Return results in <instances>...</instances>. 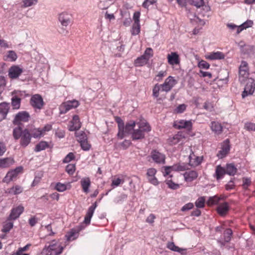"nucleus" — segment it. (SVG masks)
I'll return each instance as SVG.
<instances>
[{
  "label": "nucleus",
  "instance_id": "1",
  "mask_svg": "<svg viewBox=\"0 0 255 255\" xmlns=\"http://www.w3.org/2000/svg\"><path fill=\"white\" fill-rule=\"evenodd\" d=\"M12 134L15 139H20V145L23 147H26L31 142V136L27 128L22 130V128L18 126L13 129Z\"/></svg>",
  "mask_w": 255,
  "mask_h": 255
},
{
  "label": "nucleus",
  "instance_id": "2",
  "mask_svg": "<svg viewBox=\"0 0 255 255\" xmlns=\"http://www.w3.org/2000/svg\"><path fill=\"white\" fill-rule=\"evenodd\" d=\"M64 248L57 241H52L48 247L44 248L41 255H59L63 251Z\"/></svg>",
  "mask_w": 255,
  "mask_h": 255
},
{
  "label": "nucleus",
  "instance_id": "3",
  "mask_svg": "<svg viewBox=\"0 0 255 255\" xmlns=\"http://www.w3.org/2000/svg\"><path fill=\"white\" fill-rule=\"evenodd\" d=\"M138 128L133 130L132 133V138L133 140L141 139L144 137V131H149L151 130L150 127L146 123H137Z\"/></svg>",
  "mask_w": 255,
  "mask_h": 255
},
{
  "label": "nucleus",
  "instance_id": "4",
  "mask_svg": "<svg viewBox=\"0 0 255 255\" xmlns=\"http://www.w3.org/2000/svg\"><path fill=\"white\" fill-rule=\"evenodd\" d=\"M187 166L185 163H176L172 166H164L163 167V174L164 176L170 175L172 177L170 173L172 171H183L187 169Z\"/></svg>",
  "mask_w": 255,
  "mask_h": 255
},
{
  "label": "nucleus",
  "instance_id": "5",
  "mask_svg": "<svg viewBox=\"0 0 255 255\" xmlns=\"http://www.w3.org/2000/svg\"><path fill=\"white\" fill-rule=\"evenodd\" d=\"M29 103L35 111L41 110L45 105L42 96L38 94H34L31 97Z\"/></svg>",
  "mask_w": 255,
  "mask_h": 255
},
{
  "label": "nucleus",
  "instance_id": "6",
  "mask_svg": "<svg viewBox=\"0 0 255 255\" xmlns=\"http://www.w3.org/2000/svg\"><path fill=\"white\" fill-rule=\"evenodd\" d=\"M52 129V125H46L43 128H34L30 129L29 131L31 137L34 138H40L46 134L47 132Z\"/></svg>",
  "mask_w": 255,
  "mask_h": 255
},
{
  "label": "nucleus",
  "instance_id": "7",
  "mask_svg": "<svg viewBox=\"0 0 255 255\" xmlns=\"http://www.w3.org/2000/svg\"><path fill=\"white\" fill-rule=\"evenodd\" d=\"M79 102L75 100L63 103L59 107L60 114H64L72 109L78 107Z\"/></svg>",
  "mask_w": 255,
  "mask_h": 255
},
{
  "label": "nucleus",
  "instance_id": "8",
  "mask_svg": "<svg viewBox=\"0 0 255 255\" xmlns=\"http://www.w3.org/2000/svg\"><path fill=\"white\" fill-rule=\"evenodd\" d=\"M22 167L21 166L17 167L16 168L10 170L6 173L5 177L2 179V182L8 183L10 181L16 179L19 174L22 173Z\"/></svg>",
  "mask_w": 255,
  "mask_h": 255
},
{
  "label": "nucleus",
  "instance_id": "9",
  "mask_svg": "<svg viewBox=\"0 0 255 255\" xmlns=\"http://www.w3.org/2000/svg\"><path fill=\"white\" fill-rule=\"evenodd\" d=\"M177 84V81L176 79L174 77L169 76L165 79L164 83L161 84V85L163 88V90H164L165 93H168Z\"/></svg>",
  "mask_w": 255,
  "mask_h": 255
},
{
  "label": "nucleus",
  "instance_id": "10",
  "mask_svg": "<svg viewBox=\"0 0 255 255\" xmlns=\"http://www.w3.org/2000/svg\"><path fill=\"white\" fill-rule=\"evenodd\" d=\"M189 2L197 8H202L205 12L210 11V7L208 5V0H188Z\"/></svg>",
  "mask_w": 255,
  "mask_h": 255
},
{
  "label": "nucleus",
  "instance_id": "11",
  "mask_svg": "<svg viewBox=\"0 0 255 255\" xmlns=\"http://www.w3.org/2000/svg\"><path fill=\"white\" fill-rule=\"evenodd\" d=\"M173 126L176 129L185 128L190 131L192 129V123L191 121L179 120L174 122Z\"/></svg>",
  "mask_w": 255,
  "mask_h": 255
},
{
  "label": "nucleus",
  "instance_id": "12",
  "mask_svg": "<svg viewBox=\"0 0 255 255\" xmlns=\"http://www.w3.org/2000/svg\"><path fill=\"white\" fill-rule=\"evenodd\" d=\"M186 139L185 133L182 131H179L177 134L169 137L168 140V143L171 145L176 144L180 142H183Z\"/></svg>",
  "mask_w": 255,
  "mask_h": 255
},
{
  "label": "nucleus",
  "instance_id": "13",
  "mask_svg": "<svg viewBox=\"0 0 255 255\" xmlns=\"http://www.w3.org/2000/svg\"><path fill=\"white\" fill-rule=\"evenodd\" d=\"M150 157L156 163L164 164L165 162V155L156 150H153L151 152Z\"/></svg>",
  "mask_w": 255,
  "mask_h": 255
},
{
  "label": "nucleus",
  "instance_id": "14",
  "mask_svg": "<svg viewBox=\"0 0 255 255\" xmlns=\"http://www.w3.org/2000/svg\"><path fill=\"white\" fill-rule=\"evenodd\" d=\"M255 83L253 79H249L247 83L242 96L243 98L249 95H252L255 91Z\"/></svg>",
  "mask_w": 255,
  "mask_h": 255
},
{
  "label": "nucleus",
  "instance_id": "15",
  "mask_svg": "<svg viewBox=\"0 0 255 255\" xmlns=\"http://www.w3.org/2000/svg\"><path fill=\"white\" fill-rule=\"evenodd\" d=\"M24 207L22 205H19L15 208H13L7 218V221L15 220L19 218L20 215L24 211Z\"/></svg>",
  "mask_w": 255,
  "mask_h": 255
},
{
  "label": "nucleus",
  "instance_id": "16",
  "mask_svg": "<svg viewBox=\"0 0 255 255\" xmlns=\"http://www.w3.org/2000/svg\"><path fill=\"white\" fill-rule=\"evenodd\" d=\"M249 75L248 64L247 62L243 61L239 67V78L244 81Z\"/></svg>",
  "mask_w": 255,
  "mask_h": 255
},
{
  "label": "nucleus",
  "instance_id": "17",
  "mask_svg": "<svg viewBox=\"0 0 255 255\" xmlns=\"http://www.w3.org/2000/svg\"><path fill=\"white\" fill-rule=\"evenodd\" d=\"M29 117V114L25 111L19 112L15 116L13 123L15 125H19L21 122H28Z\"/></svg>",
  "mask_w": 255,
  "mask_h": 255
},
{
  "label": "nucleus",
  "instance_id": "18",
  "mask_svg": "<svg viewBox=\"0 0 255 255\" xmlns=\"http://www.w3.org/2000/svg\"><path fill=\"white\" fill-rule=\"evenodd\" d=\"M22 72V69L18 65H13L9 68L8 75L10 79H14L18 78Z\"/></svg>",
  "mask_w": 255,
  "mask_h": 255
},
{
  "label": "nucleus",
  "instance_id": "19",
  "mask_svg": "<svg viewBox=\"0 0 255 255\" xmlns=\"http://www.w3.org/2000/svg\"><path fill=\"white\" fill-rule=\"evenodd\" d=\"M162 92H165V91L163 90L161 84H156L152 88V95L158 101L164 98L162 95Z\"/></svg>",
  "mask_w": 255,
  "mask_h": 255
},
{
  "label": "nucleus",
  "instance_id": "20",
  "mask_svg": "<svg viewBox=\"0 0 255 255\" xmlns=\"http://www.w3.org/2000/svg\"><path fill=\"white\" fill-rule=\"evenodd\" d=\"M81 123L78 115H74L70 122L69 130L70 131H77L81 127Z\"/></svg>",
  "mask_w": 255,
  "mask_h": 255
},
{
  "label": "nucleus",
  "instance_id": "21",
  "mask_svg": "<svg viewBox=\"0 0 255 255\" xmlns=\"http://www.w3.org/2000/svg\"><path fill=\"white\" fill-rule=\"evenodd\" d=\"M230 149V141L229 139H226L222 144L221 150L219 151L217 155L219 158L224 157L229 152Z\"/></svg>",
  "mask_w": 255,
  "mask_h": 255
},
{
  "label": "nucleus",
  "instance_id": "22",
  "mask_svg": "<svg viewBox=\"0 0 255 255\" xmlns=\"http://www.w3.org/2000/svg\"><path fill=\"white\" fill-rule=\"evenodd\" d=\"M203 156L196 155L193 152L189 156V164L192 167H196L200 165L203 161Z\"/></svg>",
  "mask_w": 255,
  "mask_h": 255
},
{
  "label": "nucleus",
  "instance_id": "23",
  "mask_svg": "<svg viewBox=\"0 0 255 255\" xmlns=\"http://www.w3.org/2000/svg\"><path fill=\"white\" fill-rule=\"evenodd\" d=\"M20 92L14 91L12 92L11 106L14 109H19L20 107L21 99L19 98Z\"/></svg>",
  "mask_w": 255,
  "mask_h": 255
},
{
  "label": "nucleus",
  "instance_id": "24",
  "mask_svg": "<svg viewBox=\"0 0 255 255\" xmlns=\"http://www.w3.org/2000/svg\"><path fill=\"white\" fill-rule=\"evenodd\" d=\"M168 63L171 65H178L180 62L179 55L177 52H172L167 56Z\"/></svg>",
  "mask_w": 255,
  "mask_h": 255
},
{
  "label": "nucleus",
  "instance_id": "25",
  "mask_svg": "<svg viewBox=\"0 0 255 255\" xmlns=\"http://www.w3.org/2000/svg\"><path fill=\"white\" fill-rule=\"evenodd\" d=\"M59 20L63 26H67L71 22V16L67 12H62L59 15Z\"/></svg>",
  "mask_w": 255,
  "mask_h": 255
},
{
  "label": "nucleus",
  "instance_id": "26",
  "mask_svg": "<svg viewBox=\"0 0 255 255\" xmlns=\"http://www.w3.org/2000/svg\"><path fill=\"white\" fill-rule=\"evenodd\" d=\"M156 172L157 171L155 168H151L147 170L146 173L149 182L154 185H157L158 184V181L157 178L155 177V175L156 173Z\"/></svg>",
  "mask_w": 255,
  "mask_h": 255
},
{
  "label": "nucleus",
  "instance_id": "27",
  "mask_svg": "<svg viewBox=\"0 0 255 255\" xmlns=\"http://www.w3.org/2000/svg\"><path fill=\"white\" fill-rule=\"evenodd\" d=\"M97 207V202H95L91 205L88 209L87 212L86 214L84 219V222L86 224H89L90 223L91 219L93 215L95 210Z\"/></svg>",
  "mask_w": 255,
  "mask_h": 255
},
{
  "label": "nucleus",
  "instance_id": "28",
  "mask_svg": "<svg viewBox=\"0 0 255 255\" xmlns=\"http://www.w3.org/2000/svg\"><path fill=\"white\" fill-rule=\"evenodd\" d=\"M230 207L227 202H224L219 204L217 208V213L221 216L226 215L229 211Z\"/></svg>",
  "mask_w": 255,
  "mask_h": 255
},
{
  "label": "nucleus",
  "instance_id": "29",
  "mask_svg": "<svg viewBox=\"0 0 255 255\" xmlns=\"http://www.w3.org/2000/svg\"><path fill=\"white\" fill-rule=\"evenodd\" d=\"M91 182L89 177H85L81 179L80 181V185L82 189V191L88 193L89 191V188L91 186Z\"/></svg>",
  "mask_w": 255,
  "mask_h": 255
},
{
  "label": "nucleus",
  "instance_id": "30",
  "mask_svg": "<svg viewBox=\"0 0 255 255\" xmlns=\"http://www.w3.org/2000/svg\"><path fill=\"white\" fill-rule=\"evenodd\" d=\"M225 58L224 54L220 51L216 52H211L205 55L206 59L213 60H220Z\"/></svg>",
  "mask_w": 255,
  "mask_h": 255
},
{
  "label": "nucleus",
  "instance_id": "31",
  "mask_svg": "<svg viewBox=\"0 0 255 255\" xmlns=\"http://www.w3.org/2000/svg\"><path fill=\"white\" fill-rule=\"evenodd\" d=\"M167 248L172 251L179 253L182 255H185L187 254L186 249L180 248L176 246L173 242H168L167 244Z\"/></svg>",
  "mask_w": 255,
  "mask_h": 255
},
{
  "label": "nucleus",
  "instance_id": "32",
  "mask_svg": "<svg viewBox=\"0 0 255 255\" xmlns=\"http://www.w3.org/2000/svg\"><path fill=\"white\" fill-rule=\"evenodd\" d=\"M9 105L5 103L0 104V122L4 119L9 110Z\"/></svg>",
  "mask_w": 255,
  "mask_h": 255
},
{
  "label": "nucleus",
  "instance_id": "33",
  "mask_svg": "<svg viewBox=\"0 0 255 255\" xmlns=\"http://www.w3.org/2000/svg\"><path fill=\"white\" fill-rule=\"evenodd\" d=\"M17 58V55L15 51L9 50L3 56V59L4 61L14 62Z\"/></svg>",
  "mask_w": 255,
  "mask_h": 255
},
{
  "label": "nucleus",
  "instance_id": "34",
  "mask_svg": "<svg viewBox=\"0 0 255 255\" xmlns=\"http://www.w3.org/2000/svg\"><path fill=\"white\" fill-rule=\"evenodd\" d=\"M198 173L196 171L191 170L188 172H186L184 174L185 180L186 182H191L196 179L198 177Z\"/></svg>",
  "mask_w": 255,
  "mask_h": 255
},
{
  "label": "nucleus",
  "instance_id": "35",
  "mask_svg": "<svg viewBox=\"0 0 255 255\" xmlns=\"http://www.w3.org/2000/svg\"><path fill=\"white\" fill-rule=\"evenodd\" d=\"M23 191V188L19 185H14L12 187L7 189L6 193L11 195H17Z\"/></svg>",
  "mask_w": 255,
  "mask_h": 255
},
{
  "label": "nucleus",
  "instance_id": "36",
  "mask_svg": "<svg viewBox=\"0 0 255 255\" xmlns=\"http://www.w3.org/2000/svg\"><path fill=\"white\" fill-rule=\"evenodd\" d=\"M14 162V160L11 157L0 158V167L7 168L12 165Z\"/></svg>",
  "mask_w": 255,
  "mask_h": 255
},
{
  "label": "nucleus",
  "instance_id": "37",
  "mask_svg": "<svg viewBox=\"0 0 255 255\" xmlns=\"http://www.w3.org/2000/svg\"><path fill=\"white\" fill-rule=\"evenodd\" d=\"M211 128L215 133L219 134L222 132L223 127L219 122H212L211 124Z\"/></svg>",
  "mask_w": 255,
  "mask_h": 255
},
{
  "label": "nucleus",
  "instance_id": "38",
  "mask_svg": "<svg viewBox=\"0 0 255 255\" xmlns=\"http://www.w3.org/2000/svg\"><path fill=\"white\" fill-rule=\"evenodd\" d=\"M226 173V170L221 165H218L216 168L215 177L217 180L222 178Z\"/></svg>",
  "mask_w": 255,
  "mask_h": 255
},
{
  "label": "nucleus",
  "instance_id": "39",
  "mask_svg": "<svg viewBox=\"0 0 255 255\" xmlns=\"http://www.w3.org/2000/svg\"><path fill=\"white\" fill-rule=\"evenodd\" d=\"M128 132V125H126L125 127H123L122 125L119 126V132L118 133V138L120 139H123L126 135V133Z\"/></svg>",
  "mask_w": 255,
  "mask_h": 255
},
{
  "label": "nucleus",
  "instance_id": "40",
  "mask_svg": "<svg viewBox=\"0 0 255 255\" xmlns=\"http://www.w3.org/2000/svg\"><path fill=\"white\" fill-rule=\"evenodd\" d=\"M226 172L230 175H234L237 172V169L234 164H228L226 166Z\"/></svg>",
  "mask_w": 255,
  "mask_h": 255
},
{
  "label": "nucleus",
  "instance_id": "41",
  "mask_svg": "<svg viewBox=\"0 0 255 255\" xmlns=\"http://www.w3.org/2000/svg\"><path fill=\"white\" fill-rule=\"evenodd\" d=\"M48 147L49 144L47 142L45 141H41L36 145L34 150L36 152H39L45 149Z\"/></svg>",
  "mask_w": 255,
  "mask_h": 255
},
{
  "label": "nucleus",
  "instance_id": "42",
  "mask_svg": "<svg viewBox=\"0 0 255 255\" xmlns=\"http://www.w3.org/2000/svg\"><path fill=\"white\" fill-rule=\"evenodd\" d=\"M148 61V60L142 55L140 57H138L134 61V65L135 66H142L145 65Z\"/></svg>",
  "mask_w": 255,
  "mask_h": 255
},
{
  "label": "nucleus",
  "instance_id": "43",
  "mask_svg": "<svg viewBox=\"0 0 255 255\" xmlns=\"http://www.w3.org/2000/svg\"><path fill=\"white\" fill-rule=\"evenodd\" d=\"M78 233L76 232L74 230H71L70 232L67 233L65 236L67 238V240L68 241H73L78 237Z\"/></svg>",
  "mask_w": 255,
  "mask_h": 255
},
{
  "label": "nucleus",
  "instance_id": "44",
  "mask_svg": "<svg viewBox=\"0 0 255 255\" xmlns=\"http://www.w3.org/2000/svg\"><path fill=\"white\" fill-rule=\"evenodd\" d=\"M232 234L233 232L231 229H226L223 234L224 241L227 243L229 242L231 239Z\"/></svg>",
  "mask_w": 255,
  "mask_h": 255
},
{
  "label": "nucleus",
  "instance_id": "45",
  "mask_svg": "<svg viewBox=\"0 0 255 255\" xmlns=\"http://www.w3.org/2000/svg\"><path fill=\"white\" fill-rule=\"evenodd\" d=\"M13 223L11 222H6L3 225L1 231L3 233H7L13 228Z\"/></svg>",
  "mask_w": 255,
  "mask_h": 255
},
{
  "label": "nucleus",
  "instance_id": "46",
  "mask_svg": "<svg viewBox=\"0 0 255 255\" xmlns=\"http://www.w3.org/2000/svg\"><path fill=\"white\" fill-rule=\"evenodd\" d=\"M220 200V198L217 196L211 197L208 199L207 204L209 206H212L213 205H216L219 203Z\"/></svg>",
  "mask_w": 255,
  "mask_h": 255
},
{
  "label": "nucleus",
  "instance_id": "47",
  "mask_svg": "<svg viewBox=\"0 0 255 255\" xmlns=\"http://www.w3.org/2000/svg\"><path fill=\"white\" fill-rule=\"evenodd\" d=\"M205 198L204 197H200L195 202V206L197 208H202L205 206Z\"/></svg>",
  "mask_w": 255,
  "mask_h": 255
},
{
  "label": "nucleus",
  "instance_id": "48",
  "mask_svg": "<svg viewBox=\"0 0 255 255\" xmlns=\"http://www.w3.org/2000/svg\"><path fill=\"white\" fill-rule=\"evenodd\" d=\"M140 26L139 24L133 23L131 29V34L133 35H137L140 32Z\"/></svg>",
  "mask_w": 255,
  "mask_h": 255
},
{
  "label": "nucleus",
  "instance_id": "49",
  "mask_svg": "<svg viewBox=\"0 0 255 255\" xmlns=\"http://www.w3.org/2000/svg\"><path fill=\"white\" fill-rule=\"evenodd\" d=\"M80 143L81 148L84 150H89L91 147V145L88 143L87 139H84L79 141Z\"/></svg>",
  "mask_w": 255,
  "mask_h": 255
},
{
  "label": "nucleus",
  "instance_id": "50",
  "mask_svg": "<svg viewBox=\"0 0 255 255\" xmlns=\"http://www.w3.org/2000/svg\"><path fill=\"white\" fill-rule=\"evenodd\" d=\"M76 170L75 165L74 164H69L66 166V171L70 175H72Z\"/></svg>",
  "mask_w": 255,
  "mask_h": 255
},
{
  "label": "nucleus",
  "instance_id": "51",
  "mask_svg": "<svg viewBox=\"0 0 255 255\" xmlns=\"http://www.w3.org/2000/svg\"><path fill=\"white\" fill-rule=\"evenodd\" d=\"M55 188L59 192H63L68 189L66 184L60 182H58L56 184Z\"/></svg>",
  "mask_w": 255,
  "mask_h": 255
},
{
  "label": "nucleus",
  "instance_id": "52",
  "mask_svg": "<svg viewBox=\"0 0 255 255\" xmlns=\"http://www.w3.org/2000/svg\"><path fill=\"white\" fill-rule=\"evenodd\" d=\"M167 75L166 71H159L155 77V79L158 82L162 80L163 77L166 76Z\"/></svg>",
  "mask_w": 255,
  "mask_h": 255
},
{
  "label": "nucleus",
  "instance_id": "53",
  "mask_svg": "<svg viewBox=\"0 0 255 255\" xmlns=\"http://www.w3.org/2000/svg\"><path fill=\"white\" fill-rule=\"evenodd\" d=\"M38 0H22L23 6L24 7H29L36 4Z\"/></svg>",
  "mask_w": 255,
  "mask_h": 255
},
{
  "label": "nucleus",
  "instance_id": "54",
  "mask_svg": "<svg viewBox=\"0 0 255 255\" xmlns=\"http://www.w3.org/2000/svg\"><path fill=\"white\" fill-rule=\"evenodd\" d=\"M153 55L152 49L151 48H147L142 56L146 58L147 60H149V59L153 56Z\"/></svg>",
  "mask_w": 255,
  "mask_h": 255
},
{
  "label": "nucleus",
  "instance_id": "55",
  "mask_svg": "<svg viewBox=\"0 0 255 255\" xmlns=\"http://www.w3.org/2000/svg\"><path fill=\"white\" fill-rule=\"evenodd\" d=\"M75 136L77 138V140L78 141L86 139L87 138V136L84 131H76L75 133Z\"/></svg>",
  "mask_w": 255,
  "mask_h": 255
},
{
  "label": "nucleus",
  "instance_id": "56",
  "mask_svg": "<svg viewBox=\"0 0 255 255\" xmlns=\"http://www.w3.org/2000/svg\"><path fill=\"white\" fill-rule=\"evenodd\" d=\"M210 64L205 60H201L198 64V66L200 69H208L210 67Z\"/></svg>",
  "mask_w": 255,
  "mask_h": 255
},
{
  "label": "nucleus",
  "instance_id": "57",
  "mask_svg": "<svg viewBox=\"0 0 255 255\" xmlns=\"http://www.w3.org/2000/svg\"><path fill=\"white\" fill-rule=\"evenodd\" d=\"M166 183L168 186L171 189H177L179 188V185L174 183L171 179H167Z\"/></svg>",
  "mask_w": 255,
  "mask_h": 255
},
{
  "label": "nucleus",
  "instance_id": "58",
  "mask_svg": "<svg viewBox=\"0 0 255 255\" xmlns=\"http://www.w3.org/2000/svg\"><path fill=\"white\" fill-rule=\"evenodd\" d=\"M74 158L75 155L74 153L72 152H70L64 158L63 162L64 163H68L70 162L71 160H73Z\"/></svg>",
  "mask_w": 255,
  "mask_h": 255
},
{
  "label": "nucleus",
  "instance_id": "59",
  "mask_svg": "<svg viewBox=\"0 0 255 255\" xmlns=\"http://www.w3.org/2000/svg\"><path fill=\"white\" fill-rule=\"evenodd\" d=\"M245 128L249 131H255V124L247 122L245 125Z\"/></svg>",
  "mask_w": 255,
  "mask_h": 255
},
{
  "label": "nucleus",
  "instance_id": "60",
  "mask_svg": "<svg viewBox=\"0 0 255 255\" xmlns=\"http://www.w3.org/2000/svg\"><path fill=\"white\" fill-rule=\"evenodd\" d=\"M187 106L185 104H181L179 105L174 110V112L176 113H182L184 112L186 109Z\"/></svg>",
  "mask_w": 255,
  "mask_h": 255
},
{
  "label": "nucleus",
  "instance_id": "61",
  "mask_svg": "<svg viewBox=\"0 0 255 255\" xmlns=\"http://www.w3.org/2000/svg\"><path fill=\"white\" fill-rule=\"evenodd\" d=\"M203 107L204 109L207 111H212V110H213L214 106L212 103L210 102L209 101H206V102H205Z\"/></svg>",
  "mask_w": 255,
  "mask_h": 255
},
{
  "label": "nucleus",
  "instance_id": "62",
  "mask_svg": "<svg viewBox=\"0 0 255 255\" xmlns=\"http://www.w3.org/2000/svg\"><path fill=\"white\" fill-rule=\"evenodd\" d=\"M38 219L35 216L31 217L28 220L29 224L31 227L34 226L38 223Z\"/></svg>",
  "mask_w": 255,
  "mask_h": 255
},
{
  "label": "nucleus",
  "instance_id": "63",
  "mask_svg": "<svg viewBox=\"0 0 255 255\" xmlns=\"http://www.w3.org/2000/svg\"><path fill=\"white\" fill-rule=\"evenodd\" d=\"M243 187L245 189H247L248 187L251 184V180L250 178H244L243 179Z\"/></svg>",
  "mask_w": 255,
  "mask_h": 255
},
{
  "label": "nucleus",
  "instance_id": "64",
  "mask_svg": "<svg viewBox=\"0 0 255 255\" xmlns=\"http://www.w3.org/2000/svg\"><path fill=\"white\" fill-rule=\"evenodd\" d=\"M65 131L61 129L58 128L55 132V135L59 138H63L65 136Z\"/></svg>",
  "mask_w": 255,
  "mask_h": 255
}]
</instances>
